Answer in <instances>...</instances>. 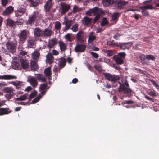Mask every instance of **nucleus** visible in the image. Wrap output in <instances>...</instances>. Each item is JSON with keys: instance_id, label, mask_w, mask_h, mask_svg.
Masks as SVG:
<instances>
[{"instance_id": "nucleus-28", "label": "nucleus", "mask_w": 159, "mask_h": 159, "mask_svg": "<svg viewBox=\"0 0 159 159\" xmlns=\"http://www.w3.org/2000/svg\"><path fill=\"white\" fill-rule=\"evenodd\" d=\"M120 15L119 12L114 13L111 16V20L116 21L118 17Z\"/></svg>"}, {"instance_id": "nucleus-25", "label": "nucleus", "mask_w": 159, "mask_h": 159, "mask_svg": "<svg viewBox=\"0 0 159 159\" xmlns=\"http://www.w3.org/2000/svg\"><path fill=\"white\" fill-rule=\"evenodd\" d=\"M59 66L61 69L65 65L66 62V59L64 57H61L59 59Z\"/></svg>"}, {"instance_id": "nucleus-20", "label": "nucleus", "mask_w": 159, "mask_h": 159, "mask_svg": "<svg viewBox=\"0 0 159 159\" xmlns=\"http://www.w3.org/2000/svg\"><path fill=\"white\" fill-rule=\"evenodd\" d=\"M92 20V18H89L87 16H85L83 19L82 23L84 24L88 25L91 23Z\"/></svg>"}, {"instance_id": "nucleus-60", "label": "nucleus", "mask_w": 159, "mask_h": 159, "mask_svg": "<svg viewBox=\"0 0 159 159\" xmlns=\"http://www.w3.org/2000/svg\"><path fill=\"white\" fill-rule=\"evenodd\" d=\"M91 55L95 58H98V55L96 53L91 52Z\"/></svg>"}, {"instance_id": "nucleus-8", "label": "nucleus", "mask_w": 159, "mask_h": 159, "mask_svg": "<svg viewBox=\"0 0 159 159\" xmlns=\"http://www.w3.org/2000/svg\"><path fill=\"white\" fill-rule=\"evenodd\" d=\"M104 75L107 80L112 81H115L120 78L119 76L112 75L109 73H105Z\"/></svg>"}, {"instance_id": "nucleus-6", "label": "nucleus", "mask_w": 159, "mask_h": 159, "mask_svg": "<svg viewBox=\"0 0 159 159\" xmlns=\"http://www.w3.org/2000/svg\"><path fill=\"white\" fill-rule=\"evenodd\" d=\"M85 37V34L82 30L79 31L76 35L77 40L81 43H83Z\"/></svg>"}, {"instance_id": "nucleus-29", "label": "nucleus", "mask_w": 159, "mask_h": 159, "mask_svg": "<svg viewBox=\"0 0 159 159\" xmlns=\"http://www.w3.org/2000/svg\"><path fill=\"white\" fill-rule=\"evenodd\" d=\"M60 49L62 51H65L66 50V45L65 43L61 41H60L59 42Z\"/></svg>"}, {"instance_id": "nucleus-40", "label": "nucleus", "mask_w": 159, "mask_h": 159, "mask_svg": "<svg viewBox=\"0 0 159 159\" xmlns=\"http://www.w3.org/2000/svg\"><path fill=\"white\" fill-rule=\"evenodd\" d=\"M78 24H75L72 26L71 29L72 30L73 32H76L78 31Z\"/></svg>"}, {"instance_id": "nucleus-19", "label": "nucleus", "mask_w": 159, "mask_h": 159, "mask_svg": "<svg viewBox=\"0 0 159 159\" xmlns=\"http://www.w3.org/2000/svg\"><path fill=\"white\" fill-rule=\"evenodd\" d=\"M11 110H10L8 108H0V116L3 115L11 113Z\"/></svg>"}, {"instance_id": "nucleus-42", "label": "nucleus", "mask_w": 159, "mask_h": 159, "mask_svg": "<svg viewBox=\"0 0 159 159\" xmlns=\"http://www.w3.org/2000/svg\"><path fill=\"white\" fill-rule=\"evenodd\" d=\"M61 23L59 21H56L55 25V28L57 30H58L61 28Z\"/></svg>"}, {"instance_id": "nucleus-64", "label": "nucleus", "mask_w": 159, "mask_h": 159, "mask_svg": "<svg viewBox=\"0 0 159 159\" xmlns=\"http://www.w3.org/2000/svg\"><path fill=\"white\" fill-rule=\"evenodd\" d=\"M39 100L37 97L34 99L32 102V103L34 104L37 103L39 101Z\"/></svg>"}, {"instance_id": "nucleus-22", "label": "nucleus", "mask_w": 159, "mask_h": 159, "mask_svg": "<svg viewBox=\"0 0 159 159\" xmlns=\"http://www.w3.org/2000/svg\"><path fill=\"white\" fill-rule=\"evenodd\" d=\"M16 78V77L15 76L10 75H0V79L10 80Z\"/></svg>"}, {"instance_id": "nucleus-59", "label": "nucleus", "mask_w": 159, "mask_h": 159, "mask_svg": "<svg viewBox=\"0 0 159 159\" xmlns=\"http://www.w3.org/2000/svg\"><path fill=\"white\" fill-rule=\"evenodd\" d=\"M142 11V14L145 16H146V15H147V16H149V12H148V11H146L145 10H141Z\"/></svg>"}, {"instance_id": "nucleus-18", "label": "nucleus", "mask_w": 159, "mask_h": 159, "mask_svg": "<svg viewBox=\"0 0 159 159\" xmlns=\"http://www.w3.org/2000/svg\"><path fill=\"white\" fill-rule=\"evenodd\" d=\"M45 4L44 6L45 10L46 12H48L51 9V6L52 5V1L48 0L45 2Z\"/></svg>"}, {"instance_id": "nucleus-1", "label": "nucleus", "mask_w": 159, "mask_h": 159, "mask_svg": "<svg viewBox=\"0 0 159 159\" xmlns=\"http://www.w3.org/2000/svg\"><path fill=\"white\" fill-rule=\"evenodd\" d=\"M123 84L120 82H119L120 86L119 88V91L120 92H123L124 93L126 94L129 97H130L132 93V90L129 88V85L127 82V80L125 79L122 81Z\"/></svg>"}, {"instance_id": "nucleus-47", "label": "nucleus", "mask_w": 159, "mask_h": 159, "mask_svg": "<svg viewBox=\"0 0 159 159\" xmlns=\"http://www.w3.org/2000/svg\"><path fill=\"white\" fill-rule=\"evenodd\" d=\"M80 10V7L76 5H74L73 8V12L74 13H76L77 12H78Z\"/></svg>"}, {"instance_id": "nucleus-4", "label": "nucleus", "mask_w": 159, "mask_h": 159, "mask_svg": "<svg viewBox=\"0 0 159 159\" xmlns=\"http://www.w3.org/2000/svg\"><path fill=\"white\" fill-rule=\"evenodd\" d=\"M27 33L26 30L20 31L18 34V36L19 38V41L20 42H23L25 41L27 38Z\"/></svg>"}, {"instance_id": "nucleus-5", "label": "nucleus", "mask_w": 159, "mask_h": 159, "mask_svg": "<svg viewBox=\"0 0 159 159\" xmlns=\"http://www.w3.org/2000/svg\"><path fill=\"white\" fill-rule=\"evenodd\" d=\"M86 47L85 44L78 43L75 47L74 50L77 52H83L85 50Z\"/></svg>"}, {"instance_id": "nucleus-39", "label": "nucleus", "mask_w": 159, "mask_h": 159, "mask_svg": "<svg viewBox=\"0 0 159 159\" xmlns=\"http://www.w3.org/2000/svg\"><path fill=\"white\" fill-rule=\"evenodd\" d=\"M71 34H70L67 33L64 36V38L67 41L70 42H71L72 40L71 38Z\"/></svg>"}, {"instance_id": "nucleus-45", "label": "nucleus", "mask_w": 159, "mask_h": 159, "mask_svg": "<svg viewBox=\"0 0 159 159\" xmlns=\"http://www.w3.org/2000/svg\"><path fill=\"white\" fill-rule=\"evenodd\" d=\"M108 23V22L107 21V19L105 18H104L101 23V26L102 27H103L105 26Z\"/></svg>"}, {"instance_id": "nucleus-56", "label": "nucleus", "mask_w": 159, "mask_h": 159, "mask_svg": "<svg viewBox=\"0 0 159 159\" xmlns=\"http://www.w3.org/2000/svg\"><path fill=\"white\" fill-rule=\"evenodd\" d=\"M148 94L150 96L153 97H156L157 94L155 93L154 91H150L148 92Z\"/></svg>"}, {"instance_id": "nucleus-16", "label": "nucleus", "mask_w": 159, "mask_h": 159, "mask_svg": "<svg viewBox=\"0 0 159 159\" xmlns=\"http://www.w3.org/2000/svg\"><path fill=\"white\" fill-rule=\"evenodd\" d=\"M27 81L34 87H37L38 84L37 80L34 77L30 78L27 80Z\"/></svg>"}, {"instance_id": "nucleus-15", "label": "nucleus", "mask_w": 159, "mask_h": 159, "mask_svg": "<svg viewBox=\"0 0 159 159\" xmlns=\"http://www.w3.org/2000/svg\"><path fill=\"white\" fill-rule=\"evenodd\" d=\"M27 44L28 46L30 48H34L35 47V40L34 37L29 38L27 41Z\"/></svg>"}, {"instance_id": "nucleus-17", "label": "nucleus", "mask_w": 159, "mask_h": 159, "mask_svg": "<svg viewBox=\"0 0 159 159\" xmlns=\"http://www.w3.org/2000/svg\"><path fill=\"white\" fill-rule=\"evenodd\" d=\"M53 33L52 30L48 29H45L43 31V37H50Z\"/></svg>"}, {"instance_id": "nucleus-41", "label": "nucleus", "mask_w": 159, "mask_h": 159, "mask_svg": "<svg viewBox=\"0 0 159 159\" xmlns=\"http://www.w3.org/2000/svg\"><path fill=\"white\" fill-rule=\"evenodd\" d=\"M19 64L18 62L14 61L12 63V68L14 69H18L19 67Z\"/></svg>"}, {"instance_id": "nucleus-23", "label": "nucleus", "mask_w": 159, "mask_h": 159, "mask_svg": "<svg viewBox=\"0 0 159 159\" xmlns=\"http://www.w3.org/2000/svg\"><path fill=\"white\" fill-rule=\"evenodd\" d=\"M30 66L31 70H37L39 68L37 63L34 61H31Z\"/></svg>"}, {"instance_id": "nucleus-12", "label": "nucleus", "mask_w": 159, "mask_h": 159, "mask_svg": "<svg viewBox=\"0 0 159 159\" xmlns=\"http://www.w3.org/2000/svg\"><path fill=\"white\" fill-rule=\"evenodd\" d=\"M14 11V7L11 6H9L2 12L4 16H8L11 14Z\"/></svg>"}, {"instance_id": "nucleus-62", "label": "nucleus", "mask_w": 159, "mask_h": 159, "mask_svg": "<svg viewBox=\"0 0 159 159\" xmlns=\"http://www.w3.org/2000/svg\"><path fill=\"white\" fill-rule=\"evenodd\" d=\"M140 59L143 61H144L146 60V55L145 56L144 55H141L140 56Z\"/></svg>"}, {"instance_id": "nucleus-11", "label": "nucleus", "mask_w": 159, "mask_h": 159, "mask_svg": "<svg viewBox=\"0 0 159 159\" xmlns=\"http://www.w3.org/2000/svg\"><path fill=\"white\" fill-rule=\"evenodd\" d=\"M100 13V10L99 8L97 7H95L94 8L89 10L86 13V14L88 15L91 16L92 13H93L95 15H96V14Z\"/></svg>"}, {"instance_id": "nucleus-55", "label": "nucleus", "mask_w": 159, "mask_h": 159, "mask_svg": "<svg viewBox=\"0 0 159 159\" xmlns=\"http://www.w3.org/2000/svg\"><path fill=\"white\" fill-rule=\"evenodd\" d=\"M19 51H20V55H26L27 53V52L26 51H23V50H21V48H19Z\"/></svg>"}, {"instance_id": "nucleus-10", "label": "nucleus", "mask_w": 159, "mask_h": 159, "mask_svg": "<svg viewBox=\"0 0 159 159\" xmlns=\"http://www.w3.org/2000/svg\"><path fill=\"white\" fill-rule=\"evenodd\" d=\"M34 37L36 38L43 37V31L39 28H36L34 29Z\"/></svg>"}, {"instance_id": "nucleus-24", "label": "nucleus", "mask_w": 159, "mask_h": 159, "mask_svg": "<svg viewBox=\"0 0 159 159\" xmlns=\"http://www.w3.org/2000/svg\"><path fill=\"white\" fill-rule=\"evenodd\" d=\"M36 77L39 81H41L43 82H46V78L43 75L38 74H37Z\"/></svg>"}, {"instance_id": "nucleus-54", "label": "nucleus", "mask_w": 159, "mask_h": 159, "mask_svg": "<svg viewBox=\"0 0 159 159\" xmlns=\"http://www.w3.org/2000/svg\"><path fill=\"white\" fill-rule=\"evenodd\" d=\"M105 52L106 53L107 55L109 56H112L113 54L112 50H106Z\"/></svg>"}, {"instance_id": "nucleus-58", "label": "nucleus", "mask_w": 159, "mask_h": 159, "mask_svg": "<svg viewBox=\"0 0 159 159\" xmlns=\"http://www.w3.org/2000/svg\"><path fill=\"white\" fill-rule=\"evenodd\" d=\"M8 2V0H1V3L3 7L6 6Z\"/></svg>"}, {"instance_id": "nucleus-50", "label": "nucleus", "mask_w": 159, "mask_h": 159, "mask_svg": "<svg viewBox=\"0 0 159 159\" xmlns=\"http://www.w3.org/2000/svg\"><path fill=\"white\" fill-rule=\"evenodd\" d=\"M96 15L93 19V22L94 23H95L98 20L100 16V15L99 14V13L96 14Z\"/></svg>"}, {"instance_id": "nucleus-51", "label": "nucleus", "mask_w": 159, "mask_h": 159, "mask_svg": "<svg viewBox=\"0 0 159 159\" xmlns=\"http://www.w3.org/2000/svg\"><path fill=\"white\" fill-rule=\"evenodd\" d=\"M56 41L55 39H52L49 40V43L52 45L54 46L56 44Z\"/></svg>"}, {"instance_id": "nucleus-63", "label": "nucleus", "mask_w": 159, "mask_h": 159, "mask_svg": "<svg viewBox=\"0 0 159 159\" xmlns=\"http://www.w3.org/2000/svg\"><path fill=\"white\" fill-rule=\"evenodd\" d=\"M145 98L146 99L149 100L150 102H154L152 98L146 95L145 96Z\"/></svg>"}, {"instance_id": "nucleus-48", "label": "nucleus", "mask_w": 159, "mask_h": 159, "mask_svg": "<svg viewBox=\"0 0 159 159\" xmlns=\"http://www.w3.org/2000/svg\"><path fill=\"white\" fill-rule=\"evenodd\" d=\"M146 58L148 60H154L155 59V57L152 55H146Z\"/></svg>"}, {"instance_id": "nucleus-38", "label": "nucleus", "mask_w": 159, "mask_h": 159, "mask_svg": "<svg viewBox=\"0 0 159 159\" xmlns=\"http://www.w3.org/2000/svg\"><path fill=\"white\" fill-rule=\"evenodd\" d=\"M48 86V84L46 83L41 84L39 87V90L41 91L45 90Z\"/></svg>"}, {"instance_id": "nucleus-61", "label": "nucleus", "mask_w": 159, "mask_h": 159, "mask_svg": "<svg viewBox=\"0 0 159 159\" xmlns=\"http://www.w3.org/2000/svg\"><path fill=\"white\" fill-rule=\"evenodd\" d=\"M150 81L151 82L152 84L155 87L157 88L159 87V85L154 80H150Z\"/></svg>"}, {"instance_id": "nucleus-3", "label": "nucleus", "mask_w": 159, "mask_h": 159, "mask_svg": "<svg viewBox=\"0 0 159 159\" xmlns=\"http://www.w3.org/2000/svg\"><path fill=\"white\" fill-rule=\"evenodd\" d=\"M17 45L16 40H15L13 42L8 41L6 44L7 49L10 52H12L15 50Z\"/></svg>"}, {"instance_id": "nucleus-27", "label": "nucleus", "mask_w": 159, "mask_h": 159, "mask_svg": "<svg viewBox=\"0 0 159 159\" xmlns=\"http://www.w3.org/2000/svg\"><path fill=\"white\" fill-rule=\"evenodd\" d=\"M93 33L91 32L89 36L88 42L89 43H91L96 39V37L93 35Z\"/></svg>"}, {"instance_id": "nucleus-31", "label": "nucleus", "mask_w": 159, "mask_h": 159, "mask_svg": "<svg viewBox=\"0 0 159 159\" xmlns=\"http://www.w3.org/2000/svg\"><path fill=\"white\" fill-rule=\"evenodd\" d=\"M139 8L141 10H145L146 9H153L154 7L152 5L148 4L143 6L140 7Z\"/></svg>"}, {"instance_id": "nucleus-46", "label": "nucleus", "mask_w": 159, "mask_h": 159, "mask_svg": "<svg viewBox=\"0 0 159 159\" xmlns=\"http://www.w3.org/2000/svg\"><path fill=\"white\" fill-rule=\"evenodd\" d=\"M134 103V102L131 100H125L121 102V104L124 105L125 104H131Z\"/></svg>"}, {"instance_id": "nucleus-9", "label": "nucleus", "mask_w": 159, "mask_h": 159, "mask_svg": "<svg viewBox=\"0 0 159 159\" xmlns=\"http://www.w3.org/2000/svg\"><path fill=\"white\" fill-rule=\"evenodd\" d=\"M60 6L61 10V15H63L67 12L70 8V5L65 3H61Z\"/></svg>"}, {"instance_id": "nucleus-2", "label": "nucleus", "mask_w": 159, "mask_h": 159, "mask_svg": "<svg viewBox=\"0 0 159 159\" xmlns=\"http://www.w3.org/2000/svg\"><path fill=\"white\" fill-rule=\"evenodd\" d=\"M112 58L117 64H112L111 65V67H114L116 69H121V68L118 65L121 64L123 63V59L118 55H115L113 56L112 57Z\"/></svg>"}, {"instance_id": "nucleus-30", "label": "nucleus", "mask_w": 159, "mask_h": 159, "mask_svg": "<svg viewBox=\"0 0 159 159\" xmlns=\"http://www.w3.org/2000/svg\"><path fill=\"white\" fill-rule=\"evenodd\" d=\"M39 55L40 53L38 51H35L32 54V58L33 59L36 60L39 58Z\"/></svg>"}, {"instance_id": "nucleus-44", "label": "nucleus", "mask_w": 159, "mask_h": 159, "mask_svg": "<svg viewBox=\"0 0 159 159\" xmlns=\"http://www.w3.org/2000/svg\"><path fill=\"white\" fill-rule=\"evenodd\" d=\"M128 43H124L122 44L121 43H119L120 45V48L123 50L125 49L126 48H128V47H127V45Z\"/></svg>"}, {"instance_id": "nucleus-14", "label": "nucleus", "mask_w": 159, "mask_h": 159, "mask_svg": "<svg viewBox=\"0 0 159 159\" xmlns=\"http://www.w3.org/2000/svg\"><path fill=\"white\" fill-rule=\"evenodd\" d=\"M54 58L51 52L48 53L46 56V62L47 63L51 64L52 63Z\"/></svg>"}, {"instance_id": "nucleus-57", "label": "nucleus", "mask_w": 159, "mask_h": 159, "mask_svg": "<svg viewBox=\"0 0 159 159\" xmlns=\"http://www.w3.org/2000/svg\"><path fill=\"white\" fill-rule=\"evenodd\" d=\"M94 67L96 70H102V66L99 64L95 65Z\"/></svg>"}, {"instance_id": "nucleus-32", "label": "nucleus", "mask_w": 159, "mask_h": 159, "mask_svg": "<svg viewBox=\"0 0 159 159\" xmlns=\"http://www.w3.org/2000/svg\"><path fill=\"white\" fill-rule=\"evenodd\" d=\"M128 2L127 1L120 0L117 3V6L118 7L121 8L126 5Z\"/></svg>"}, {"instance_id": "nucleus-7", "label": "nucleus", "mask_w": 159, "mask_h": 159, "mask_svg": "<svg viewBox=\"0 0 159 159\" xmlns=\"http://www.w3.org/2000/svg\"><path fill=\"white\" fill-rule=\"evenodd\" d=\"M72 23V20H70L67 18L66 16L64 17V21L62 24L65 25V27L63 29L64 31H66L69 29Z\"/></svg>"}, {"instance_id": "nucleus-35", "label": "nucleus", "mask_w": 159, "mask_h": 159, "mask_svg": "<svg viewBox=\"0 0 159 159\" xmlns=\"http://www.w3.org/2000/svg\"><path fill=\"white\" fill-rule=\"evenodd\" d=\"M44 73L46 76L48 78L49 80L51 79V70H44Z\"/></svg>"}, {"instance_id": "nucleus-43", "label": "nucleus", "mask_w": 159, "mask_h": 159, "mask_svg": "<svg viewBox=\"0 0 159 159\" xmlns=\"http://www.w3.org/2000/svg\"><path fill=\"white\" fill-rule=\"evenodd\" d=\"M37 92L34 90L30 94L29 96V97L30 99H32L35 97L37 94Z\"/></svg>"}, {"instance_id": "nucleus-53", "label": "nucleus", "mask_w": 159, "mask_h": 159, "mask_svg": "<svg viewBox=\"0 0 159 159\" xmlns=\"http://www.w3.org/2000/svg\"><path fill=\"white\" fill-rule=\"evenodd\" d=\"M39 2V0H37L36 1H32L31 2V4L33 7H35L36 6Z\"/></svg>"}, {"instance_id": "nucleus-52", "label": "nucleus", "mask_w": 159, "mask_h": 159, "mask_svg": "<svg viewBox=\"0 0 159 159\" xmlns=\"http://www.w3.org/2000/svg\"><path fill=\"white\" fill-rule=\"evenodd\" d=\"M117 55L119 57H120L121 58H122L123 59L125 58L126 55V54L124 52H119L118 54Z\"/></svg>"}, {"instance_id": "nucleus-26", "label": "nucleus", "mask_w": 159, "mask_h": 159, "mask_svg": "<svg viewBox=\"0 0 159 159\" xmlns=\"http://www.w3.org/2000/svg\"><path fill=\"white\" fill-rule=\"evenodd\" d=\"M3 91L5 93H13L14 89L12 87H6L3 89Z\"/></svg>"}, {"instance_id": "nucleus-13", "label": "nucleus", "mask_w": 159, "mask_h": 159, "mask_svg": "<svg viewBox=\"0 0 159 159\" xmlns=\"http://www.w3.org/2000/svg\"><path fill=\"white\" fill-rule=\"evenodd\" d=\"M20 62L22 68L23 69H28L29 66V63L28 60L23 58L20 59Z\"/></svg>"}, {"instance_id": "nucleus-36", "label": "nucleus", "mask_w": 159, "mask_h": 159, "mask_svg": "<svg viewBox=\"0 0 159 159\" xmlns=\"http://www.w3.org/2000/svg\"><path fill=\"white\" fill-rule=\"evenodd\" d=\"M27 99V97L25 95L20 96L18 98H16L14 99L15 101H22L25 100Z\"/></svg>"}, {"instance_id": "nucleus-34", "label": "nucleus", "mask_w": 159, "mask_h": 159, "mask_svg": "<svg viewBox=\"0 0 159 159\" xmlns=\"http://www.w3.org/2000/svg\"><path fill=\"white\" fill-rule=\"evenodd\" d=\"M26 7H20L16 11L19 13L20 15V16L24 14L26 12Z\"/></svg>"}, {"instance_id": "nucleus-37", "label": "nucleus", "mask_w": 159, "mask_h": 159, "mask_svg": "<svg viewBox=\"0 0 159 159\" xmlns=\"http://www.w3.org/2000/svg\"><path fill=\"white\" fill-rule=\"evenodd\" d=\"M7 25L9 26L13 27L15 25V23L11 19H8L7 20Z\"/></svg>"}, {"instance_id": "nucleus-21", "label": "nucleus", "mask_w": 159, "mask_h": 159, "mask_svg": "<svg viewBox=\"0 0 159 159\" xmlns=\"http://www.w3.org/2000/svg\"><path fill=\"white\" fill-rule=\"evenodd\" d=\"M37 18V16L35 14L30 15L29 18L28 22L29 24H31L34 23Z\"/></svg>"}, {"instance_id": "nucleus-33", "label": "nucleus", "mask_w": 159, "mask_h": 159, "mask_svg": "<svg viewBox=\"0 0 159 159\" xmlns=\"http://www.w3.org/2000/svg\"><path fill=\"white\" fill-rule=\"evenodd\" d=\"M113 2L112 0H103L102 3L103 6L105 7H108L109 5Z\"/></svg>"}, {"instance_id": "nucleus-49", "label": "nucleus", "mask_w": 159, "mask_h": 159, "mask_svg": "<svg viewBox=\"0 0 159 159\" xmlns=\"http://www.w3.org/2000/svg\"><path fill=\"white\" fill-rule=\"evenodd\" d=\"M13 93H10L9 94H6L5 96L7 99L9 100L13 97Z\"/></svg>"}]
</instances>
